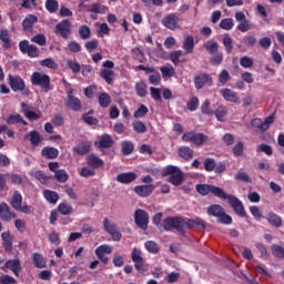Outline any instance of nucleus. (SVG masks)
Returning a JSON list of instances; mask_svg holds the SVG:
<instances>
[{
	"instance_id": "31",
	"label": "nucleus",
	"mask_w": 284,
	"mask_h": 284,
	"mask_svg": "<svg viewBox=\"0 0 284 284\" xmlns=\"http://www.w3.org/2000/svg\"><path fill=\"white\" fill-rule=\"evenodd\" d=\"M9 203L13 210H19V206L23 203V195H21V192L14 191Z\"/></svg>"
},
{
	"instance_id": "6",
	"label": "nucleus",
	"mask_w": 284,
	"mask_h": 284,
	"mask_svg": "<svg viewBox=\"0 0 284 284\" xmlns=\"http://www.w3.org/2000/svg\"><path fill=\"white\" fill-rule=\"evenodd\" d=\"M195 190L197 194H201V196H207V194H212L217 199H225V190L213 184H196Z\"/></svg>"
},
{
	"instance_id": "1",
	"label": "nucleus",
	"mask_w": 284,
	"mask_h": 284,
	"mask_svg": "<svg viewBox=\"0 0 284 284\" xmlns=\"http://www.w3.org/2000/svg\"><path fill=\"white\" fill-rule=\"evenodd\" d=\"M185 227H200L201 230H205V222L201 219L185 221V219L181 216H169L164 219V232H173V230H175L181 236H185L187 233Z\"/></svg>"
},
{
	"instance_id": "35",
	"label": "nucleus",
	"mask_w": 284,
	"mask_h": 284,
	"mask_svg": "<svg viewBox=\"0 0 284 284\" xmlns=\"http://www.w3.org/2000/svg\"><path fill=\"white\" fill-rule=\"evenodd\" d=\"M202 48H204L209 54H216V52H219V42L214 40H207L203 43Z\"/></svg>"
},
{
	"instance_id": "52",
	"label": "nucleus",
	"mask_w": 284,
	"mask_h": 284,
	"mask_svg": "<svg viewBox=\"0 0 284 284\" xmlns=\"http://www.w3.org/2000/svg\"><path fill=\"white\" fill-rule=\"evenodd\" d=\"M205 172H214L216 160L214 158H206L203 162Z\"/></svg>"
},
{
	"instance_id": "40",
	"label": "nucleus",
	"mask_w": 284,
	"mask_h": 284,
	"mask_svg": "<svg viewBox=\"0 0 284 284\" xmlns=\"http://www.w3.org/2000/svg\"><path fill=\"white\" fill-rule=\"evenodd\" d=\"M98 103L101 108H110V103H112V98L106 92H102L98 97Z\"/></svg>"
},
{
	"instance_id": "7",
	"label": "nucleus",
	"mask_w": 284,
	"mask_h": 284,
	"mask_svg": "<svg viewBox=\"0 0 284 284\" xmlns=\"http://www.w3.org/2000/svg\"><path fill=\"white\" fill-rule=\"evenodd\" d=\"M275 121L276 114L274 113L266 116L264 121L261 118H254L251 121V128H253L255 132H267V130L274 125Z\"/></svg>"
},
{
	"instance_id": "39",
	"label": "nucleus",
	"mask_w": 284,
	"mask_h": 284,
	"mask_svg": "<svg viewBox=\"0 0 284 284\" xmlns=\"http://www.w3.org/2000/svg\"><path fill=\"white\" fill-rule=\"evenodd\" d=\"M32 262L34 267H37L38 270H43V267H45L47 265L45 258L39 253L32 254Z\"/></svg>"
},
{
	"instance_id": "45",
	"label": "nucleus",
	"mask_w": 284,
	"mask_h": 284,
	"mask_svg": "<svg viewBox=\"0 0 284 284\" xmlns=\"http://www.w3.org/2000/svg\"><path fill=\"white\" fill-rule=\"evenodd\" d=\"M222 42L227 54H232V51L234 50V40L232 39V37H230V34H225Z\"/></svg>"
},
{
	"instance_id": "37",
	"label": "nucleus",
	"mask_w": 284,
	"mask_h": 284,
	"mask_svg": "<svg viewBox=\"0 0 284 284\" xmlns=\"http://www.w3.org/2000/svg\"><path fill=\"white\" fill-rule=\"evenodd\" d=\"M58 212L62 214V216H70V214L74 212V209L72 207V204L62 202L58 205Z\"/></svg>"
},
{
	"instance_id": "2",
	"label": "nucleus",
	"mask_w": 284,
	"mask_h": 284,
	"mask_svg": "<svg viewBox=\"0 0 284 284\" xmlns=\"http://www.w3.org/2000/svg\"><path fill=\"white\" fill-rule=\"evenodd\" d=\"M31 85L36 88H40L41 92L44 94H48V92H52L54 88L52 87L50 75L45 73H41L39 71H36L30 77Z\"/></svg>"
},
{
	"instance_id": "64",
	"label": "nucleus",
	"mask_w": 284,
	"mask_h": 284,
	"mask_svg": "<svg viewBox=\"0 0 284 284\" xmlns=\"http://www.w3.org/2000/svg\"><path fill=\"white\" fill-rule=\"evenodd\" d=\"M0 284H17L14 277L6 274L0 276Z\"/></svg>"
},
{
	"instance_id": "16",
	"label": "nucleus",
	"mask_w": 284,
	"mask_h": 284,
	"mask_svg": "<svg viewBox=\"0 0 284 284\" xmlns=\"http://www.w3.org/2000/svg\"><path fill=\"white\" fill-rule=\"evenodd\" d=\"M12 219H17V213L10 210V205L6 202L0 203V221L4 223H10Z\"/></svg>"
},
{
	"instance_id": "49",
	"label": "nucleus",
	"mask_w": 284,
	"mask_h": 284,
	"mask_svg": "<svg viewBox=\"0 0 284 284\" xmlns=\"http://www.w3.org/2000/svg\"><path fill=\"white\" fill-rule=\"evenodd\" d=\"M79 36L80 38L85 41L92 37V31L90 30V27L83 24L79 28Z\"/></svg>"
},
{
	"instance_id": "25",
	"label": "nucleus",
	"mask_w": 284,
	"mask_h": 284,
	"mask_svg": "<svg viewBox=\"0 0 284 284\" xmlns=\"http://www.w3.org/2000/svg\"><path fill=\"white\" fill-rule=\"evenodd\" d=\"M220 94L223 97L224 101H229L230 103H239V93L232 89H222Z\"/></svg>"
},
{
	"instance_id": "18",
	"label": "nucleus",
	"mask_w": 284,
	"mask_h": 284,
	"mask_svg": "<svg viewBox=\"0 0 284 284\" xmlns=\"http://www.w3.org/2000/svg\"><path fill=\"white\" fill-rule=\"evenodd\" d=\"M135 194L138 196H141L142 199H148L156 190V186L154 184H142V185H136L134 189Z\"/></svg>"
},
{
	"instance_id": "38",
	"label": "nucleus",
	"mask_w": 284,
	"mask_h": 284,
	"mask_svg": "<svg viewBox=\"0 0 284 284\" xmlns=\"http://www.w3.org/2000/svg\"><path fill=\"white\" fill-rule=\"evenodd\" d=\"M73 152H75V154H79L80 156L88 154V152H90V142H81L73 148Z\"/></svg>"
},
{
	"instance_id": "17",
	"label": "nucleus",
	"mask_w": 284,
	"mask_h": 284,
	"mask_svg": "<svg viewBox=\"0 0 284 284\" xmlns=\"http://www.w3.org/2000/svg\"><path fill=\"white\" fill-rule=\"evenodd\" d=\"M21 108H22V114H24L26 119H28L29 121H39V119L43 116V113H41V111H38V112L32 111L33 108L28 105L26 102L21 103Z\"/></svg>"
},
{
	"instance_id": "19",
	"label": "nucleus",
	"mask_w": 284,
	"mask_h": 284,
	"mask_svg": "<svg viewBox=\"0 0 284 284\" xmlns=\"http://www.w3.org/2000/svg\"><path fill=\"white\" fill-rule=\"evenodd\" d=\"M95 148L99 150H109L114 145V140H112V135L104 133L100 136L99 141L94 143Z\"/></svg>"
},
{
	"instance_id": "44",
	"label": "nucleus",
	"mask_w": 284,
	"mask_h": 284,
	"mask_svg": "<svg viewBox=\"0 0 284 284\" xmlns=\"http://www.w3.org/2000/svg\"><path fill=\"white\" fill-rule=\"evenodd\" d=\"M144 247L150 254H159L161 252V246L154 241H146Z\"/></svg>"
},
{
	"instance_id": "34",
	"label": "nucleus",
	"mask_w": 284,
	"mask_h": 284,
	"mask_svg": "<svg viewBox=\"0 0 284 284\" xmlns=\"http://www.w3.org/2000/svg\"><path fill=\"white\" fill-rule=\"evenodd\" d=\"M43 196L45 201H48V203H51L52 205H57L59 201V193H57V191L44 190Z\"/></svg>"
},
{
	"instance_id": "13",
	"label": "nucleus",
	"mask_w": 284,
	"mask_h": 284,
	"mask_svg": "<svg viewBox=\"0 0 284 284\" xmlns=\"http://www.w3.org/2000/svg\"><path fill=\"white\" fill-rule=\"evenodd\" d=\"M103 227L104 231L109 233V235L112 237V241H121L123 239V234H121V231H119V226L116 223L110 222L108 217L103 221Z\"/></svg>"
},
{
	"instance_id": "48",
	"label": "nucleus",
	"mask_w": 284,
	"mask_h": 284,
	"mask_svg": "<svg viewBox=\"0 0 284 284\" xmlns=\"http://www.w3.org/2000/svg\"><path fill=\"white\" fill-rule=\"evenodd\" d=\"M271 252L275 258L283 260L284 258V247L278 244H273L271 246Z\"/></svg>"
},
{
	"instance_id": "11",
	"label": "nucleus",
	"mask_w": 284,
	"mask_h": 284,
	"mask_svg": "<svg viewBox=\"0 0 284 284\" xmlns=\"http://www.w3.org/2000/svg\"><path fill=\"white\" fill-rule=\"evenodd\" d=\"M193 83L196 90H203L205 85L209 88L214 85V81L212 80V75L210 73L201 72L194 75Z\"/></svg>"
},
{
	"instance_id": "29",
	"label": "nucleus",
	"mask_w": 284,
	"mask_h": 284,
	"mask_svg": "<svg viewBox=\"0 0 284 284\" xmlns=\"http://www.w3.org/2000/svg\"><path fill=\"white\" fill-rule=\"evenodd\" d=\"M178 152L179 156H181V159L184 161H192L194 158V150H192L190 146H180Z\"/></svg>"
},
{
	"instance_id": "42",
	"label": "nucleus",
	"mask_w": 284,
	"mask_h": 284,
	"mask_svg": "<svg viewBox=\"0 0 284 284\" xmlns=\"http://www.w3.org/2000/svg\"><path fill=\"white\" fill-rule=\"evenodd\" d=\"M94 114V110H90L88 113L82 114V120L87 125H99V119L92 116Z\"/></svg>"
},
{
	"instance_id": "61",
	"label": "nucleus",
	"mask_w": 284,
	"mask_h": 284,
	"mask_svg": "<svg viewBox=\"0 0 284 284\" xmlns=\"http://www.w3.org/2000/svg\"><path fill=\"white\" fill-rule=\"evenodd\" d=\"M54 176L58 183H65L69 179L68 172H65V170L55 171Z\"/></svg>"
},
{
	"instance_id": "28",
	"label": "nucleus",
	"mask_w": 284,
	"mask_h": 284,
	"mask_svg": "<svg viewBox=\"0 0 284 284\" xmlns=\"http://www.w3.org/2000/svg\"><path fill=\"white\" fill-rule=\"evenodd\" d=\"M100 77L101 79L105 80V83H108V85H113L114 84V70L112 69H102L100 71Z\"/></svg>"
},
{
	"instance_id": "54",
	"label": "nucleus",
	"mask_w": 284,
	"mask_h": 284,
	"mask_svg": "<svg viewBox=\"0 0 284 284\" xmlns=\"http://www.w3.org/2000/svg\"><path fill=\"white\" fill-rule=\"evenodd\" d=\"M221 30H232L234 28V20L232 18H224L220 22Z\"/></svg>"
},
{
	"instance_id": "33",
	"label": "nucleus",
	"mask_w": 284,
	"mask_h": 284,
	"mask_svg": "<svg viewBox=\"0 0 284 284\" xmlns=\"http://www.w3.org/2000/svg\"><path fill=\"white\" fill-rule=\"evenodd\" d=\"M41 154L45 159H57L59 156V149L54 146H44L41 151Z\"/></svg>"
},
{
	"instance_id": "63",
	"label": "nucleus",
	"mask_w": 284,
	"mask_h": 284,
	"mask_svg": "<svg viewBox=\"0 0 284 284\" xmlns=\"http://www.w3.org/2000/svg\"><path fill=\"white\" fill-rule=\"evenodd\" d=\"M258 45L262 47L263 50H270V48H272V38L270 37L260 38Z\"/></svg>"
},
{
	"instance_id": "15",
	"label": "nucleus",
	"mask_w": 284,
	"mask_h": 284,
	"mask_svg": "<svg viewBox=\"0 0 284 284\" xmlns=\"http://www.w3.org/2000/svg\"><path fill=\"white\" fill-rule=\"evenodd\" d=\"M131 258L139 274H145L144 261H143V255H141V251H139L136 247L133 248L131 253Z\"/></svg>"
},
{
	"instance_id": "32",
	"label": "nucleus",
	"mask_w": 284,
	"mask_h": 284,
	"mask_svg": "<svg viewBox=\"0 0 284 284\" xmlns=\"http://www.w3.org/2000/svg\"><path fill=\"white\" fill-rule=\"evenodd\" d=\"M87 163L94 170H97L98 168H103L105 165L101 158L97 156L95 154H90L87 159Z\"/></svg>"
},
{
	"instance_id": "59",
	"label": "nucleus",
	"mask_w": 284,
	"mask_h": 284,
	"mask_svg": "<svg viewBox=\"0 0 284 284\" xmlns=\"http://www.w3.org/2000/svg\"><path fill=\"white\" fill-rule=\"evenodd\" d=\"M217 121H221L222 123L225 121V116L227 114V108L225 106H219L214 112Z\"/></svg>"
},
{
	"instance_id": "30",
	"label": "nucleus",
	"mask_w": 284,
	"mask_h": 284,
	"mask_svg": "<svg viewBox=\"0 0 284 284\" xmlns=\"http://www.w3.org/2000/svg\"><path fill=\"white\" fill-rule=\"evenodd\" d=\"M266 221L273 227H282L283 225V219L274 212L267 214Z\"/></svg>"
},
{
	"instance_id": "46",
	"label": "nucleus",
	"mask_w": 284,
	"mask_h": 284,
	"mask_svg": "<svg viewBox=\"0 0 284 284\" xmlns=\"http://www.w3.org/2000/svg\"><path fill=\"white\" fill-rule=\"evenodd\" d=\"M121 152L124 156H128L134 152V143L124 141L121 143Z\"/></svg>"
},
{
	"instance_id": "51",
	"label": "nucleus",
	"mask_w": 284,
	"mask_h": 284,
	"mask_svg": "<svg viewBox=\"0 0 284 284\" xmlns=\"http://www.w3.org/2000/svg\"><path fill=\"white\" fill-rule=\"evenodd\" d=\"M160 72L162 73L163 79H172V77L176 74V71L173 69V67H161Z\"/></svg>"
},
{
	"instance_id": "8",
	"label": "nucleus",
	"mask_w": 284,
	"mask_h": 284,
	"mask_svg": "<svg viewBox=\"0 0 284 284\" xmlns=\"http://www.w3.org/2000/svg\"><path fill=\"white\" fill-rule=\"evenodd\" d=\"M133 216L135 225L146 232L148 225H150V213L143 209H136Z\"/></svg>"
},
{
	"instance_id": "5",
	"label": "nucleus",
	"mask_w": 284,
	"mask_h": 284,
	"mask_svg": "<svg viewBox=\"0 0 284 284\" xmlns=\"http://www.w3.org/2000/svg\"><path fill=\"white\" fill-rule=\"evenodd\" d=\"M207 214L209 216L217 219V223H221L222 225H232V217L225 213V209L220 204L210 205L207 207Z\"/></svg>"
},
{
	"instance_id": "12",
	"label": "nucleus",
	"mask_w": 284,
	"mask_h": 284,
	"mask_svg": "<svg viewBox=\"0 0 284 284\" xmlns=\"http://www.w3.org/2000/svg\"><path fill=\"white\" fill-rule=\"evenodd\" d=\"M55 34L57 37H61V39H70V34H72V22H70L68 19H64L57 23Z\"/></svg>"
},
{
	"instance_id": "62",
	"label": "nucleus",
	"mask_w": 284,
	"mask_h": 284,
	"mask_svg": "<svg viewBox=\"0 0 284 284\" xmlns=\"http://www.w3.org/2000/svg\"><path fill=\"white\" fill-rule=\"evenodd\" d=\"M256 37L245 36L242 40V43L245 45V48H254V45H256Z\"/></svg>"
},
{
	"instance_id": "24",
	"label": "nucleus",
	"mask_w": 284,
	"mask_h": 284,
	"mask_svg": "<svg viewBox=\"0 0 284 284\" xmlns=\"http://www.w3.org/2000/svg\"><path fill=\"white\" fill-rule=\"evenodd\" d=\"M24 139L29 141L33 148H39L41 141H43V139H41V133L37 130L30 131L24 135Z\"/></svg>"
},
{
	"instance_id": "53",
	"label": "nucleus",
	"mask_w": 284,
	"mask_h": 284,
	"mask_svg": "<svg viewBox=\"0 0 284 284\" xmlns=\"http://www.w3.org/2000/svg\"><path fill=\"white\" fill-rule=\"evenodd\" d=\"M40 65H42V68H49V70H57L59 68V64H57L52 58L41 60Z\"/></svg>"
},
{
	"instance_id": "3",
	"label": "nucleus",
	"mask_w": 284,
	"mask_h": 284,
	"mask_svg": "<svg viewBox=\"0 0 284 284\" xmlns=\"http://www.w3.org/2000/svg\"><path fill=\"white\" fill-rule=\"evenodd\" d=\"M7 81L12 92H21L22 97H30V94H32L30 88L26 87V80L20 75L9 74Z\"/></svg>"
},
{
	"instance_id": "43",
	"label": "nucleus",
	"mask_w": 284,
	"mask_h": 284,
	"mask_svg": "<svg viewBox=\"0 0 284 284\" xmlns=\"http://www.w3.org/2000/svg\"><path fill=\"white\" fill-rule=\"evenodd\" d=\"M44 8L50 14L59 12V1L57 0H45Z\"/></svg>"
},
{
	"instance_id": "20",
	"label": "nucleus",
	"mask_w": 284,
	"mask_h": 284,
	"mask_svg": "<svg viewBox=\"0 0 284 284\" xmlns=\"http://www.w3.org/2000/svg\"><path fill=\"white\" fill-rule=\"evenodd\" d=\"M2 270H11L14 276L19 277V272H21V260L16 257L13 260L7 261Z\"/></svg>"
},
{
	"instance_id": "50",
	"label": "nucleus",
	"mask_w": 284,
	"mask_h": 284,
	"mask_svg": "<svg viewBox=\"0 0 284 284\" xmlns=\"http://www.w3.org/2000/svg\"><path fill=\"white\" fill-rule=\"evenodd\" d=\"M135 92H136L138 97H141V98L146 97L148 95V85H145L143 81L136 82Z\"/></svg>"
},
{
	"instance_id": "26",
	"label": "nucleus",
	"mask_w": 284,
	"mask_h": 284,
	"mask_svg": "<svg viewBox=\"0 0 284 284\" xmlns=\"http://www.w3.org/2000/svg\"><path fill=\"white\" fill-rule=\"evenodd\" d=\"M6 123L7 125H19V123L21 125H28V121L23 120L19 113L8 115Z\"/></svg>"
},
{
	"instance_id": "56",
	"label": "nucleus",
	"mask_w": 284,
	"mask_h": 284,
	"mask_svg": "<svg viewBox=\"0 0 284 284\" xmlns=\"http://www.w3.org/2000/svg\"><path fill=\"white\" fill-rule=\"evenodd\" d=\"M32 43H37V45H45L48 43V39L45 38V34L43 33H38L34 37L31 38Z\"/></svg>"
},
{
	"instance_id": "60",
	"label": "nucleus",
	"mask_w": 284,
	"mask_h": 284,
	"mask_svg": "<svg viewBox=\"0 0 284 284\" xmlns=\"http://www.w3.org/2000/svg\"><path fill=\"white\" fill-rule=\"evenodd\" d=\"M67 67L73 72V74H79V72H81V64L74 60H69L67 62Z\"/></svg>"
},
{
	"instance_id": "41",
	"label": "nucleus",
	"mask_w": 284,
	"mask_h": 284,
	"mask_svg": "<svg viewBox=\"0 0 284 284\" xmlns=\"http://www.w3.org/2000/svg\"><path fill=\"white\" fill-rule=\"evenodd\" d=\"M163 221V224L161 223ZM153 225L160 230V232H163L165 230V220H163V214L161 212L155 213L152 219Z\"/></svg>"
},
{
	"instance_id": "27",
	"label": "nucleus",
	"mask_w": 284,
	"mask_h": 284,
	"mask_svg": "<svg viewBox=\"0 0 284 284\" xmlns=\"http://www.w3.org/2000/svg\"><path fill=\"white\" fill-rule=\"evenodd\" d=\"M1 239L4 252H12V243L14 241V237L10 235V232L1 233Z\"/></svg>"
},
{
	"instance_id": "58",
	"label": "nucleus",
	"mask_w": 284,
	"mask_h": 284,
	"mask_svg": "<svg viewBox=\"0 0 284 284\" xmlns=\"http://www.w3.org/2000/svg\"><path fill=\"white\" fill-rule=\"evenodd\" d=\"M105 10H108L105 6L101 3H93L89 9V12H94V14H105Z\"/></svg>"
},
{
	"instance_id": "21",
	"label": "nucleus",
	"mask_w": 284,
	"mask_h": 284,
	"mask_svg": "<svg viewBox=\"0 0 284 284\" xmlns=\"http://www.w3.org/2000/svg\"><path fill=\"white\" fill-rule=\"evenodd\" d=\"M34 23H39V18L34 14H28L22 21L24 32H32L34 30Z\"/></svg>"
},
{
	"instance_id": "23",
	"label": "nucleus",
	"mask_w": 284,
	"mask_h": 284,
	"mask_svg": "<svg viewBox=\"0 0 284 284\" xmlns=\"http://www.w3.org/2000/svg\"><path fill=\"white\" fill-rule=\"evenodd\" d=\"M0 41L2 42V48L4 50H10V48H12V36H10L8 29L0 30Z\"/></svg>"
},
{
	"instance_id": "10",
	"label": "nucleus",
	"mask_w": 284,
	"mask_h": 284,
	"mask_svg": "<svg viewBox=\"0 0 284 284\" xmlns=\"http://www.w3.org/2000/svg\"><path fill=\"white\" fill-rule=\"evenodd\" d=\"M222 200L229 201L235 214H237V216H241V219H245V216H247V213L245 212V206H243V202H241V200H239V197H236L235 195H227V193H225V197H222Z\"/></svg>"
},
{
	"instance_id": "22",
	"label": "nucleus",
	"mask_w": 284,
	"mask_h": 284,
	"mask_svg": "<svg viewBox=\"0 0 284 284\" xmlns=\"http://www.w3.org/2000/svg\"><path fill=\"white\" fill-rule=\"evenodd\" d=\"M135 179H136V173L126 172V173L118 174L115 178V181H118V183H122V185H130V183H134Z\"/></svg>"
},
{
	"instance_id": "14",
	"label": "nucleus",
	"mask_w": 284,
	"mask_h": 284,
	"mask_svg": "<svg viewBox=\"0 0 284 284\" xmlns=\"http://www.w3.org/2000/svg\"><path fill=\"white\" fill-rule=\"evenodd\" d=\"M162 26L168 30H179L181 28V19L176 13H170L162 19Z\"/></svg>"
},
{
	"instance_id": "9",
	"label": "nucleus",
	"mask_w": 284,
	"mask_h": 284,
	"mask_svg": "<svg viewBox=\"0 0 284 284\" xmlns=\"http://www.w3.org/2000/svg\"><path fill=\"white\" fill-rule=\"evenodd\" d=\"M64 105L65 108H68V110H71L72 112H81V110L83 109L81 100L74 97V89H69L67 91V100L64 102Z\"/></svg>"
},
{
	"instance_id": "55",
	"label": "nucleus",
	"mask_w": 284,
	"mask_h": 284,
	"mask_svg": "<svg viewBox=\"0 0 284 284\" xmlns=\"http://www.w3.org/2000/svg\"><path fill=\"white\" fill-rule=\"evenodd\" d=\"M199 104L200 101L196 97H192L187 102H186V108L190 110V112H196L199 110Z\"/></svg>"
},
{
	"instance_id": "47",
	"label": "nucleus",
	"mask_w": 284,
	"mask_h": 284,
	"mask_svg": "<svg viewBox=\"0 0 284 284\" xmlns=\"http://www.w3.org/2000/svg\"><path fill=\"white\" fill-rule=\"evenodd\" d=\"M132 126L134 132H136L138 134H145V132H148V126L145 125V123H143V121H134L132 123Z\"/></svg>"
},
{
	"instance_id": "36",
	"label": "nucleus",
	"mask_w": 284,
	"mask_h": 284,
	"mask_svg": "<svg viewBox=\"0 0 284 284\" xmlns=\"http://www.w3.org/2000/svg\"><path fill=\"white\" fill-rule=\"evenodd\" d=\"M182 48L186 54H192V52H194V37L186 36Z\"/></svg>"
},
{
	"instance_id": "57",
	"label": "nucleus",
	"mask_w": 284,
	"mask_h": 284,
	"mask_svg": "<svg viewBox=\"0 0 284 284\" xmlns=\"http://www.w3.org/2000/svg\"><path fill=\"white\" fill-rule=\"evenodd\" d=\"M205 141H207V135L203 133H194L193 141H192L194 145L201 146L203 145V143H205Z\"/></svg>"
},
{
	"instance_id": "4",
	"label": "nucleus",
	"mask_w": 284,
	"mask_h": 284,
	"mask_svg": "<svg viewBox=\"0 0 284 284\" xmlns=\"http://www.w3.org/2000/svg\"><path fill=\"white\" fill-rule=\"evenodd\" d=\"M162 175L169 176V183H171L172 185H175L176 187H179V185H183L184 175L181 169H179V166H174V165L165 166L162 170Z\"/></svg>"
}]
</instances>
